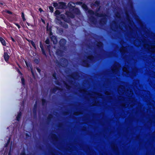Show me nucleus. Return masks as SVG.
<instances>
[{
  "label": "nucleus",
  "mask_w": 155,
  "mask_h": 155,
  "mask_svg": "<svg viewBox=\"0 0 155 155\" xmlns=\"http://www.w3.org/2000/svg\"><path fill=\"white\" fill-rule=\"evenodd\" d=\"M88 15V21L91 24H94L97 27V8L94 12L91 9H88L86 11Z\"/></svg>",
  "instance_id": "f257e3e1"
},
{
  "label": "nucleus",
  "mask_w": 155,
  "mask_h": 155,
  "mask_svg": "<svg viewBox=\"0 0 155 155\" xmlns=\"http://www.w3.org/2000/svg\"><path fill=\"white\" fill-rule=\"evenodd\" d=\"M71 3H73V2H71L68 4V6L69 11H72L73 12L75 15H79L80 13V10L78 8H75L74 6L72 5Z\"/></svg>",
  "instance_id": "f03ea898"
},
{
  "label": "nucleus",
  "mask_w": 155,
  "mask_h": 155,
  "mask_svg": "<svg viewBox=\"0 0 155 155\" xmlns=\"http://www.w3.org/2000/svg\"><path fill=\"white\" fill-rule=\"evenodd\" d=\"M101 17L102 18L101 19L100 23L101 25H104L106 23L107 21V14H100L97 13V18Z\"/></svg>",
  "instance_id": "7ed1b4c3"
},
{
  "label": "nucleus",
  "mask_w": 155,
  "mask_h": 155,
  "mask_svg": "<svg viewBox=\"0 0 155 155\" xmlns=\"http://www.w3.org/2000/svg\"><path fill=\"white\" fill-rule=\"evenodd\" d=\"M66 42V40L64 38H61L60 40L59 44L61 48L63 49H64L65 48V45Z\"/></svg>",
  "instance_id": "20e7f679"
},
{
  "label": "nucleus",
  "mask_w": 155,
  "mask_h": 155,
  "mask_svg": "<svg viewBox=\"0 0 155 155\" xmlns=\"http://www.w3.org/2000/svg\"><path fill=\"white\" fill-rule=\"evenodd\" d=\"M58 22L60 25L62 27L65 28L67 29L68 28V25L65 23L64 22H62L61 20L58 18H57Z\"/></svg>",
  "instance_id": "39448f33"
},
{
  "label": "nucleus",
  "mask_w": 155,
  "mask_h": 155,
  "mask_svg": "<svg viewBox=\"0 0 155 155\" xmlns=\"http://www.w3.org/2000/svg\"><path fill=\"white\" fill-rule=\"evenodd\" d=\"M73 12L72 11H67L65 12V14L68 17H69L72 18H75V16Z\"/></svg>",
  "instance_id": "423d86ee"
},
{
  "label": "nucleus",
  "mask_w": 155,
  "mask_h": 155,
  "mask_svg": "<svg viewBox=\"0 0 155 155\" xmlns=\"http://www.w3.org/2000/svg\"><path fill=\"white\" fill-rule=\"evenodd\" d=\"M67 6L65 2H59L58 7V9H65Z\"/></svg>",
  "instance_id": "0eeeda50"
},
{
  "label": "nucleus",
  "mask_w": 155,
  "mask_h": 155,
  "mask_svg": "<svg viewBox=\"0 0 155 155\" xmlns=\"http://www.w3.org/2000/svg\"><path fill=\"white\" fill-rule=\"evenodd\" d=\"M3 57L5 61L8 63L10 58V56L8 54V51L5 52L4 53Z\"/></svg>",
  "instance_id": "6e6552de"
},
{
  "label": "nucleus",
  "mask_w": 155,
  "mask_h": 155,
  "mask_svg": "<svg viewBox=\"0 0 155 155\" xmlns=\"http://www.w3.org/2000/svg\"><path fill=\"white\" fill-rule=\"evenodd\" d=\"M40 47L41 48L42 54L45 56H46L47 55L44 49L43 45L42 44L41 41H40Z\"/></svg>",
  "instance_id": "1a4fd4ad"
},
{
  "label": "nucleus",
  "mask_w": 155,
  "mask_h": 155,
  "mask_svg": "<svg viewBox=\"0 0 155 155\" xmlns=\"http://www.w3.org/2000/svg\"><path fill=\"white\" fill-rule=\"evenodd\" d=\"M51 39L54 44H56L58 42L57 37L54 35H52L50 37Z\"/></svg>",
  "instance_id": "9d476101"
},
{
  "label": "nucleus",
  "mask_w": 155,
  "mask_h": 155,
  "mask_svg": "<svg viewBox=\"0 0 155 155\" xmlns=\"http://www.w3.org/2000/svg\"><path fill=\"white\" fill-rule=\"evenodd\" d=\"M63 51L60 49H58L57 50L56 54L58 56H59L60 57H61L63 56Z\"/></svg>",
  "instance_id": "9b49d317"
},
{
  "label": "nucleus",
  "mask_w": 155,
  "mask_h": 155,
  "mask_svg": "<svg viewBox=\"0 0 155 155\" xmlns=\"http://www.w3.org/2000/svg\"><path fill=\"white\" fill-rule=\"evenodd\" d=\"M60 88L58 87L55 86L54 87V88H53L52 89H51L50 90V91L51 93H55V92L58 90H60Z\"/></svg>",
  "instance_id": "f8f14e48"
},
{
  "label": "nucleus",
  "mask_w": 155,
  "mask_h": 155,
  "mask_svg": "<svg viewBox=\"0 0 155 155\" xmlns=\"http://www.w3.org/2000/svg\"><path fill=\"white\" fill-rule=\"evenodd\" d=\"M37 105L36 103L34 105L33 109V113L34 116H37Z\"/></svg>",
  "instance_id": "ddd939ff"
},
{
  "label": "nucleus",
  "mask_w": 155,
  "mask_h": 155,
  "mask_svg": "<svg viewBox=\"0 0 155 155\" xmlns=\"http://www.w3.org/2000/svg\"><path fill=\"white\" fill-rule=\"evenodd\" d=\"M86 47L89 49L93 50L94 48V46L91 45L90 43H87L86 44Z\"/></svg>",
  "instance_id": "4468645a"
},
{
  "label": "nucleus",
  "mask_w": 155,
  "mask_h": 155,
  "mask_svg": "<svg viewBox=\"0 0 155 155\" xmlns=\"http://www.w3.org/2000/svg\"><path fill=\"white\" fill-rule=\"evenodd\" d=\"M22 112L21 111H19L18 114L17 115L16 117V120L18 121L20 120L21 117L22 116Z\"/></svg>",
  "instance_id": "2eb2a0df"
},
{
  "label": "nucleus",
  "mask_w": 155,
  "mask_h": 155,
  "mask_svg": "<svg viewBox=\"0 0 155 155\" xmlns=\"http://www.w3.org/2000/svg\"><path fill=\"white\" fill-rule=\"evenodd\" d=\"M0 41L3 46H5L6 45V42L5 40L1 37H0Z\"/></svg>",
  "instance_id": "dca6fc26"
},
{
  "label": "nucleus",
  "mask_w": 155,
  "mask_h": 155,
  "mask_svg": "<svg viewBox=\"0 0 155 155\" xmlns=\"http://www.w3.org/2000/svg\"><path fill=\"white\" fill-rule=\"evenodd\" d=\"M125 14L126 15V18L127 20L130 23L131 22V20H130V17L129 15L127 12L126 11L125 12Z\"/></svg>",
  "instance_id": "f3484780"
},
{
  "label": "nucleus",
  "mask_w": 155,
  "mask_h": 155,
  "mask_svg": "<svg viewBox=\"0 0 155 155\" xmlns=\"http://www.w3.org/2000/svg\"><path fill=\"white\" fill-rule=\"evenodd\" d=\"M41 101L42 105L43 106L46 105L47 104L48 102L45 99L42 98L41 99Z\"/></svg>",
  "instance_id": "a211bd4d"
},
{
  "label": "nucleus",
  "mask_w": 155,
  "mask_h": 155,
  "mask_svg": "<svg viewBox=\"0 0 155 155\" xmlns=\"http://www.w3.org/2000/svg\"><path fill=\"white\" fill-rule=\"evenodd\" d=\"M53 116L51 114H49L48 116L47 117V120L48 121H51V119L53 118Z\"/></svg>",
  "instance_id": "6ab92c4d"
},
{
  "label": "nucleus",
  "mask_w": 155,
  "mask_h": 155,
  "mask_svg": "<svg viewBox=\"0 0 155 155\" xmlns=\"http://www.w3.org/2000/svg\"><path fill=\"white\" fill-rule=\"evenodd\" d=\"M82 8L84 9L86 12L87 11L88 9V8L87 6L85 4H83L82 5Z\"/></svg>",
  "instance_id": "aec40b11"
},
{
  "label": "nucleus",
  "mask_w": 155,
  "mask_h": 155,
  "mask_svg": "<svg viewBox=\"0 0 155 155\" xmlns=\"http://www.w3.org/2000/svg\"><path fill=\"white\" fill-rule=\"evenodd\" d=\"M115 15L116 17L118 18H121V16L119 12H117L115 14Z\"/></svg>",
  "instance_id": "412c9836"
},
{
  "label": "nucleus",
  "mask_w": 155,
  "mask_h": 155,
  "mask_svg": "<svg viewBox=\"0 0 155 155\" xmlns=\"http://www.w3.org/2000/svg\"><path fill=\"white\" fill-rule=\"evenodd\" d=\"M11 139V137H9V138L7 142L5 144V147H7L8 146V144L10 142Z\"/></svg>",
  "instance_id": "4be33fe9"
},
{
  "label": "nucleus",
  "mask_w": 155,
  "mask_h": 155,
  "mask_svg": "<svg viewBox=\"0 0 155 155\" xmlns=\"http://www.w3.org/2000/svg\"><path fill=\"white\" fill-rule=\"evenodd\" d=\"M46 31H52V28L51 26L49 27L47 25L46 27Z\"/></svg>",
  "instance_id": "5701e85b"
},
{
  "label": "nucleus",
  "mask_w": 155,
  "mask_h": 155,
  "mask_svg": "<svg viewBox=\"0 0 155 155\" xmlns=\"http://www.w3.org/2000/svg\"><path fill=\"white\" fill-rule=\"evenodd\" d=\"M21 17L23 21L24 22H25V21L26 20V19L25 18V15H24V13L23 12H21Z\"/></svg>",
  "instance_id": "b1692460"
},
{
  "label": "nucleus",
  "mask_w": 155,
  "mask_h": 155,
  "mask_svg": "<svg viewBox=\"0 0 155 155\" xmlns=\"http://www.w3.org/2000/svg\"><path fill=\"white\" fill-rule=\"evenodd\" d=\"M64 84L65 86H66V88L68 90H69L70 89V88L71 87L69 85L66 83H64Z\"/></svg>",
  "instance_id": "393cba45"
},
{
  "label": "nucleus",
  "mask_w": 155,
  "mask_h": 155,
  "mask_svg": "<svg viewBox=\"0 0 155 155\" xmlns=\"http://www.w3.org/2000/svg\"><path fill=\"white\" fill-rule=\"evenodd\" d=\"M31 43L33 46V47L35 48L36 49V47L35 42L33 41H31Z\"/></svg>",
  "instance_id": "a878e982"
},
{
  "label": "nucleus",
  "mask_w": 155,
  "mask_h": 155,
  "mask_svg": "<svg viewBox=\"0 0 155 155\" xmlns=\"http://www.w3.org/2000/svg\"><path fill=\"white\" fill-rule=\"evenodd\" d=\"M52 77L54 78L55 80H57V77L56 73L55 72L54 73L52 74Z\"/></svg>",
  "instance_id": "bb28decb"
},
{
  "label": "nucleus",
  "mask_w": 155,
  "mask_h": 155,
  "mask_svg": "<svg viewBox=\"0 0 155 155\" xmlns=\"http://www.w3.org/2000/svg\"><path fill=\"white\" fill-rule=\"evenodd\" d=\"M53 5L54 7L55 8H58V7L59 4H58L57 2H53Z\"/></svg>",
  "instance_id": "cd10ccee"
},
{
  "label": "nucleus",
  "mask_w": 155,
  "mask_h": 155,
  "mask_svg": "<svg viewBox=\"0 0 155 155\" xmlns=\"http://www.w3.org/2000/svg\"><path fill=\"white\" fill-rule=\"evenodd\" d=\"M21 81L22 85L24 86L25 85V79L23 78H21Z\"/></svg>",
  "instance_id": "c85d7f7f"
},
{
  "label": "nucleus",
  "mask_w": 155,
  "mask_h": 155,
  "mask_svg": "<svg viewBox=\"0 0 155 155\" xmlns=\"http://www.w3.org/2000/svg\"><path fill=\"white\" fill-rule=\"evenodd\" d=\"M49 9L51 13H52L53 12L54 8L52 6H49Z\"/></svg>",
  "instance_id": "c756f323"
},
{
  "label": "nucleus",
  "mask_w": 155,
  "mask_h": 155,
  "mask_svg": "<svg viewBox=\"0 0 155 155\" xmlns=\"http://www.w3.org/2000/svg\"><path fill=\"white\" fill-rule=\"evenodd\" d=\"M51 137L52 139H57V137L56 135L54 134H53L52 135Z\"/></svg>",
  "instance_id": "7c9ffc66"
},
{
  "label": "nucleus",
  "mask_w": 155,
  "mask_h": 155,
  "mask_svg": "<svg viewBox=\"0 0 155 155\" xmlns=\"http://www.w3.org/2000/svg\"><path fill=\"white\" fill-rule=\"evenodd\" d=\"M60 18L63 20H64L65 18V15L63 14H61L60 15Z\"/></svg>",
  "instance_id": "2f4dec72"
},
{
  "label": "nucleus",
  "mask_w": 155,
  "mask_h": 155,
  "mask_svg": "<svg viewBox=\"0 0 155 155\" xmlns=\"http://www.w3.org/2000/svg\"><path fill=\"white\" fill-rule=\"evenodd\" d=\"M54 13L56 15H59L60 14L61 12L59 11L58 10H56L55 12Z\"/></svg>",
  "instance_id": "473e14b6"
},
{
  "label": "nucleus",
  "mask_w": 155,
  "mask_h": 155,
  "mask_svg": "<svg viewBox=\"0 0 155 155\" xmlns=\"http://www.w3.org/2000/svg\"><path fill=\"white\" fill-rule=\"evenodd\" d=\"M63 20L65 22H66L68 23H69V22H70V20L69 19H68V18H65L64 20Z\"/></svg>",
  "instance_id": "72a5a7b5"
},
{
  "label": "nucleus",
  "mask_w": 155,
  "mask_h": 155,
  "mask_svg": "<svg viewBox=\"0 0 155 155\" xmlns=\"http://www.w3.org/2000/svg\"><path fill=\"white\" fill-rule=\"evenodd\" d=\"M55 83L56 84L59 86L61 84L60 82L58 80H57L55 81Z\"/></svg>",
  "instance_id": "f704fd0d"
},
{
  "label": "nucleus",
  "mask_w": 155,
  "mask_h": 155,
  "mask_svg": "<svg viewBox=\"0 0 155 155\" xmlns=\"http://www.w3.org/2000/svg\"><path fill=\"white\" fill-rule=\"evenodd\" d=\"M14 24L16 25L18 28V29H20L21 28L20 26L17 23L14 22Z\"/></svg>",
  "instance_id": "c9c22d12"
},
{
  "label": "nucleus",
  "mask_w": 155,
  "mask_h": 155,
  "mask_svg": "<svg viewBox=\"0 0 155 155\" xmlns=\"http://www.w3.org/2000/svg\"><path fill=\"white\" fill-rule=\"evenodd\" d=\"M5 12L6 13L10 15H12V12L8 10H6Z\"/></svg>",
  "instance_id": "e433bc0d"
},
{
  "label": "nucleus",
  "mask_w": 155,
  "mask_h": 155,
  "mask_svg": "<svg viewBox=\"0 0 155 155\" xmlns=\"http://www.w3.org/2000/svg\"><path fill=\"white\" fill-rule=\"evenodd\" d=\"M45 42L46 44L49 45L50 44V41L48 38H47L45 41Z\"/></svg>",
  "instance_id": "4c0bfd02"
},
{
  "label": "nucleus",
  "mask_w": 155,
  "mask_h": 155,
  "mask_svg": "<svg viewBox=\"0 0 155 155\" xmlns=\"http://www.w3.org/2000/svg\"><path fill=\"white\" fill-rule=\"evenodd\" d=\"M47 48L48 49L49 51H50L51 49V46L50 45H46Z\"/></svg>",
  "instance_id": "58836bf2"
},
{
  "label": "nucleus",
  "mask_w": 155,
  "mask_h": 155,
  "mask_svg": "<svg viewBox=\"0 0 155 155\" xmlns=\"http://www.w3.org/2000/svg\"><path fill=\"white\" fill-rule=\"evenodd\" d=\"M34 62L37 64H38L39 63V61L38 59L37 58H35L34 60Z\"/></svg>",
  "instance_id": "ea45409f"
},
{
  "label": "nucleus",
  "mask_w": 155,
  "mask_h": 155,
  "mask_svg": "<svg viewBox=\"0 0 155 155\" xmlns=\"http://www.w3.org/2000/svg\"><path fill=\"white\" fill-rule=\"evenodd\" d=\"M10 38H11V40H12V41L13 42H15V43L16 42V40H15V39L13 37H12L11 36V37H10Z\"/></svg>",
  "instance_id": "a19ab883"
},
{
  "label": "nucleus",
  "mask_w": 155,
  "mask_h": 155,
  "mask_svg": "<svg viewBox=\"0 0 155 155\" xmlns=\"http://www.w3.org/2000/svg\"><path fill=\"white\" fill-rule=\"evenodd\" d=\"M129 3L130 4V6L131 7L133 6V4H132V2L131 0H129Z\"/></svg>",
  "instance_id": "79ce46f5"
},
{
  "label": "nucleus",
  "mask_w": 155,
  "mask_h": 155,
  "mask_svg": "<svg viewBox=\"0 0 155 155\" xmlns=\"http://www.w3.org/2000/svg\"><path fill=\"white\" fill-rule=\"evenodd\" d=\"M11 147H10V149L9 150V151L8 155H11Z\"/></svg>",
  "instance_id": "37998d69"
},
{
  "label": "nucleus",
  "mask_w": 155,
  "mask_h": 155,
  "mask_svg": "<svg viewBox=\"0 0 155 155\" xmlns=\"http://www.w3.org/2000/svg\"><path fill=\"white\" fill-rule=\"evenodd\" d=\"M36 70L39 73H40L41 72V70H40V68H36Z\"/></svg>",
  "instance_id": "c03bdc74"
},
{
  "label": "nucleus",
  "mask_w": 155,
  "mask_h": 155,
  "mask_svg": "<svg viewBox=\"0 0 155 155\" xmlns=\"http://www.w3.org/2000/svg\"><path fill=\"white\" fill-rule=\"evenodd\" d=\"M26 23L27 25L28 26L31 25L32 27L33 26V25L30 24L29 23H28L27 22H26Z\"/></svg>",
  "instance_id": "a18cd8bd"
},
{
  "label": "nucleus",
  "mask_w": 155,
  "mask_h": 155,
  "mask_svg": "<svg viewBox=\"0 0 155 155\" xmlns=\"http://www.w3.org/2000/svg\"><path fill=\"white\" fill-rule=\"evenodd\" d=\"M77 3L79 5H81L83 4V3L81 2H77Z\"/></svg>",
  "instance_id": "49530a36"
},
{
  "label": "nucleus",
  "mask_w": 155,
  "mask_h": 155,
  "mask_svg": "<svg viewBox=\"0 0 155 155\" xmlns=\"http://www.w3.org/2000/svg\"><path fill=\"white\" fill-rule=\"evenodd\" d=\"M49 35L50 36V37L52 36V35H53V33L52 31L49 32Z\"/></svg>",
  "instance_id": "de8ad7c7"
},
{
  "label": "nucleus",
  "mask_w": 155,
  "mask_h": 155,
  "mask_svg": "<svg viewBox=\"0 0 155 155\" xmlns=\"http://www.w3.org/2000/svg\"><path fill=\"white\" fill-rule=\"evenodd\" d=\"M62 125V124L61 123H59V124H58V127H59V128H61V126Z\"/></svg>",
  "instance_id": "09e8293b"
},
{
  "label": "nucleus",
  "mask_w": 155,
  "mask_h": 155,
  "mask_svg": "<svg viewBox=\"0 0 155 155\" xmlns=\"http://www.w3.org/2000/svg\"><path fill=\"white\" fill-rule=\"evenodd\" d=\"M94 5L96 6H97V0H96L94 3Z\"/></svg>",
  "instance_id": "8fccbe9b"
},
{
  "label": "nucleus",
  "mask_w": 155,
  "mask_h": 155,
  "mask_svg": "<svg viewBox=\"0 0 155 155\" xmlns=\"http://www.w3.org/2000/svg\"><path fill=\"white\" fill-rule=\"evenodd\" d=\"M4 4H5V3L3 2H0V5H3Z\"/></svg>",
  "instance_id": "3c124183"
},
{
  "label": "nucleus",
  "mask_w": 155,
  "mask_h": 155,
  "mask_svg": "<svg viewBox=\"0 0 155 155\" xmlns=\"http://www.w3.org/2000/svg\"><path fill=\"white\" fill-rule=\"evenodd\" d=\"M20 155H26L25 152H22L21 153Z\"/></svg>",
  "instance_id": "603ef678"
},
{
  "label": "nucleus",
  "mask_w": 155,
  "mask_h": 155,
  "mask_svg": "<svg viewBox=\"0 0 155 155\" xmlns=\"http://www.w3.org/2000/svg\"><path fill=\"white\" fill-rule=\"evenodd\" d=\"M56 64H57L58 65H61V63L58 61H57Z\"/></svg>",
  "instance_id": "864d4df0"
},
{
  "label": "nucleus",
  "mask_w": 155,
  "mask_h": 155,
  "mask_svg": "<svg viewBox=\"0 0 155 155\" xmlns=\"http://www.w3.org/2000/svg\"><path fill=\"white\" fill-rule=\"evenodd\" d=\"M74 75L73 74H71V75H70L71 78L73 79H74Z\"/></svg>",
  "instance_id": "5fc2aeb1"
},
{
  "label": "nucleus",
  "mask_w": 155,
  "mask_h": 155,
  "mask_svg": "<svg viewBox=\"0 0 155 155\" xmlns=\"http://www.w3.org/2000/svg\"><path fill=\"white\" fill-rule=\"evenodd\" d=\"M25 64H26V66L27 67H29V66H28V63L26 61H25Z\"/></svg>",
  "instance_id": "6e6d98bb"
},
{
  "label": "nucleus",
  "mask_w": 155,
  "mask_h": 155,
  "mask_svg": "<svg viewBox=\"0 0 155 155\" xmlns=\"http://www.w3.org/2000/svg\"><path fill=\"white\" fill-rule=\"evenodd\" d=\"M18 72L20 74H22V73L20 71L19 69H18Z\"/></svg>",
  "instance_id": "4d7b16f0"
},
{
  "label": "nucleus",
  "mask_w": 155,
  "mask_h": 155,
  "mask_svg": "<svg viewBox=\"0 0 155 155\" xmlns=\"http://www.w3.org/2000/svg\"><path fill=\"white\" fill-rule=\"evenodd\" d=\"M39 10L41 12L42 11H43V10L41 8H39Z\"/></svg>",
  "instance_id": "13d9d810"
},
{
  "label": "nucleus",
  "mask_w": 155,
  "mask_h": 155,
  "mask_svg": "<svg viewBox=\"0 0 155 155\" xmlns=\"http://www.w3.org/2000/svg\"><path fill=\"white\" fill-rule=\"evenodd\" d=\"M100 4V1L97 0V7Z\"/></svg>",
  "instance_id": "bf43d9fd"
},
{
  "label": "nucleus",
  "mask_w": 155,
  "mask_h": 155,
  "mask_svg": "<svg viewBox=\"0 0 155 155\" xmlns=\"http://www.w3.org/2000/svg\"><path fill=\"white\" fill-rule=\"evenodd\" d=\"M39 147L40 150H41L42 149V147L41 146H39Z\"/></svg>",
  "instance_id": "052dcab7"
},
{
  "label": "nucleus",
  "mask_w": 155,
  "mask_h": 155,
  "mask_svg": "<svg viewBox=\"0 0 155 155\" xmlns=\"http://www.w3.org/2000/svg\"><path fill=\"white\" fill-rule=\"evenodd\" d=\"M41 21H42L43 23H45V20L43 19H41Z\"/></svg>",
  "instance_id": "680f3d73"
},
{
  "label": "nucleus",
  "mask_w": 155,
  "mask_h": 155,
  "mask_svg": "<svg viewBox=\"0 0 155 155\" xmlns=\"http://www.w3.org/2000/svg\"><path fill=\"white\" fill-rule=\"evenodd\" d=\"M113 23L114 24H115V25H116V24H117L116 22V21H113Z\"/></svg>",
  "instance_id": "e2e57ef3"
},
{
  "label": "nucleus",
  "mask_w": 155,
  "mask_h": 155,
  "mask_svg": "<svg viewBox=\"0 0 155 155\" xmlns=\"http://www.w3.org/2000/svg\"><path fill=\"white\" fill-rule=\"evenodd\" d=\"M27 41L31 43V41H32L31 40H27Z\"/></svg>",
  "instance_id": "0e129e2a"
},
{
  "label": "nucleus",
  "mask_w": 155,
  "mask_h": 155,
  "mask_svg": "<svg viewBox=\"0 0 155 155\" xmlns=\"http://www.w3.org/2000/svg\"><path fill=\"white\" fill-rule=\"evenodd\" d=\"M63 59L64 61L66 60V59L65 58H63L61 59Z\"/></svg>",
  "instance_id": "69168bd1"
},
{
  "label": "nucleus",
  "mask_w": 155,
  "mask_h": 155,
  "mask_svg": "<svg viewBox=\"0 0 155 155\" xmlns=\"http://www.w3.org/2000/svg\"><path fill=\"white\" fill-rule=\"evenodd\" d=\"M98 44H99V42L97 41V48H98V46H99Z\"/></svg>",
  "instance_id": "338daca9"
},
{
  "label": "nucleus",
  "mask_w": 155,
  "mask_h": 155,
  "mask_svg": "<svg viewBox=\"0 0 155 155\" xmlns=\"http://www.w3.org/2000/svg\"><path fill=\"white\" fill-rule=\"evenodd\" d=\"M68 113L67 112H66L64 113L65 115H67V114Z\"/></svg>",
  "instance_id": "774afa93"
}]
</instances>
